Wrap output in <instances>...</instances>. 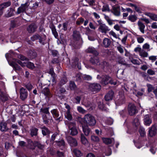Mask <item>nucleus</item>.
Here are the masks:
<instances>
[{
  "label": "nucleus",
  "mask_w": 157,
  "mask_h": 157,
  "mask_svg": "<svg viewBox=\"0 0 157 157\" xmlns=\"http://www.w3.org/2000/svg\"><path fill=\"white\" fill-rule=\"evenodd\" d=\"M102 140L103 142L106 144H111L114 140L113 139H111L109 138L103 137L102 138Z\"/></svg>",
  "instance_id": "nucleus-30"
},
{
  "label": "nucleus",
  "mask_w": 157,
  "mask_h": 157,
  "mask_svg": "<svg viewBox=\"0 0 157 157\" xmlns=\"http://www.w3.org/2000/svg\"><path fill=\"white\" fill-rule=\"evenodd\" d=\"M10 5L11 3L9 2H5L1 4L0 5V10L10 6Z\"/></svg>",
  "instance_id": "nucleus-29"
},
{
  "label": "nucleus",
  "mask_w": 157,
  "mask_h": 157,
  "mask_svg": "<svg viewBox=\"0 0 157 157\" xmlns=\"http://www.w3.org/2000/svg\"><path fill=\"white\" fill-rule=\"evenodd\" d=\"M42 93L47 96L50 97L51 94L49 89L47 88H45L44 89L42 92Z\"/></svg>",
  "instance_id": "nucleus-32"
},
{
  "label": "nucleus",
  "mask_w": 157,
  "mask_h": 157,
  "mask_svg": "<svg viewBox=\"0 0 157 157\" xmlns=\"http://www.w3.org/2000/svg\"><path fill=\"white\" fill-rule=\"evenodd\" d=\"M67 81L66 77H64L61 79L60 82V84L61 85H64L67 82Z\"/></svg>",
  "instance_id": "nucleus-50"
},
{
  "label": "nucleus",
  "mask_w": 157,
  "mask_h": 157,
  "mask_svg": "<svg viewBox=\"0 0 157 157\" xmlns=\"http://www.w3.org/2000/svg\"><path fill=\"white\" fill-rule=\"evenodd\" d=\"M147 91L149 92H151L155 88V87L149 84H147Z\"/></svg>",
  "instance_id": "nucleus-47"
},
{
  "label": "nucleus",
  "mask_w": 157,
  "mask_h": 157,
  "mask_svg": "<svg viewBox=\"0 0 157 157\" xmlns=\"http://www.w3.org/2000/svg\"><path fill=\"white\" fill-rule=\"evenodd\" d=\"M137 18V17L135 15H129L128 17V20L132 22L135 21Z\"/></svg>",
  "instance_id": "nucleus-41"
},
{
  "label": "nucleus",
  "mask_w": 157,
  "mask_h": 157,
  "mask_svg": "<svg viewBox=\"0 0 157 157\" xmlns=\"http://www.w3.org/2000/svg\"><path fill=\"white\" fill-rule=\"evenodd\" d=\"M42 129V133L44 136L49 135L50 133V131L45 126L41 128Z\"/></svg>",
  "instance_id": "nucleus-28"
},
{
  "label": "nucleus",
  "mask_w": 157,
  "mask_h": 157,
  "mask_svg": "<svg viewBox=\"0 0 157 157\" xmlns=\"http://www.w3.org/2000/svg\"><path fill=\"white\" fill-rule=\"evenodd\" d=\"M142 48L143 49L147 50L148 51H150V45L147 43L143 45Z\"/></svg>",
  "instance_id": "nucleus-52"
},
{
  "label": "nucleus",
  "mask_w": 157,
  "mask_h": 157,
  "mask_svg": "<svg viewBox=\"0 0 157 157\" xmlns=\"http://www.w3.org/2000/svg\"><path fill=\"white\" fill-rule=\"evenodd\" d=\"M147 73L150 75H153L155 74V71L151 69H149L147 70Z\"/></svg>",
  "instance_id": "nucleus-60"
},
{
  "label": "nucleus",
  "mask_w": 157,
  "mask_h": 157,
  "mask_svg": "<svg viewBox=\"0 0 157 157\" xmlns=\"http://www.w3.org/2000/svg\"><path fill=\"white\" fill-rule=\"evenodd\" d=\"M132 124L135 130H137V128L140 126L139 117L137 116L135 118L133 121Z\"/></svg>",
  "instance_id": "nucleus-14"
},
{
  "label": "nucleus",
  "mask_w": 157,
  "mask_h": 157,
  "mask_svg": "<svg viewBox=\"0 0 157 157\" xmlns=\"http://www.w3.org/2000/svg\"><path fill=\"white\" fill-rule=\"evenodd\" d=\"M90 61L93 64L95 65H100V61H99L98 58L97 56L91 57Z\"/></svg>",
  "instance_id": "nucleus-16"
},
{
  "label": "nucleus",
  "mask_w": 157,
  "mask_h": 157,
  "mask_svg": "<svg viewBox=\"0 0 157 157\" xmlns=\"http://www.w3.org/2000/svg\"><path fill=\"white\" fill-rule=\"evenodd\" d=\"M57 145L59 146H62L63 147L65 145V143L63 140H62L60 141H56Z\"/></svg>",
  "instance_id": "nucleus-48"
},
{
  "label": "nucleus",
  "mask_w": 157,
  "mask_h": 157,
  "mask_svg": "<svg viewBox=\"0 0 157 157\" xmlns=\"http://www.w3.org/2000/svg\"><path fill=\"white\" fill-rule=\"evenodd\" d=\"M146 14L149 17L153 20L157 21V15L150 13H147Z\"/></svg>",
  "instance_id": "nucleus-33"
},
{
  "label": "nucleus",
  "mask_w": 157,
  "mask_h": 157,
  "mask_svg": "<svg viewBox=\"0 0 157 157\" xmlns=\"http://www.w3.org/2000/svg\"><path fill=\"white\" fill-rule=\"evenodd\" d=\"M67 139L71 146H76L77 145V142L76 140L71 136L67 137Z\"/></svg>",
  "instance_id": "nucleus-13"
},
{
  "label": "nucleus",
  "mask_w": 157,
  "mask_h": 157,
  "mask_svg": "<svg viewBox=\"0 0 157 157\" xmlns=\"http://www.w3.org/2000/svg\"><path fill=\"white\" fill-rule=\"evenodd\" d=\"M111 43L110 39L107 38H105L103 40V44L105 47H108L110 44Z\"/></svg>",
  "instance_id": "nucleus-25"
},
{
  "label": "nucleus",
  "mask_w": 157,
  "mask_h": 157,
  "mask_svg": "<svg viewBox=\"0 0 157 157\" xmlns=\"http://www.w3.org/2000/svg\"><path fill=\"white\" fill-rule=\"evenodd\" d=\"M8 129L7 124L6 123L1 122L0 123V130L2 131H6Z\"/></svg>",
  "instance_id": "nucleus-23"
},
{
  "label": "nucleus",
  "mask_w": 157,
  "mask_h": 157,
  "mask_svg": "<svg viewBox=\"0 0 157 157\" xmlns=\"http://www.w3.org/2000/svg\"><path fill=\"white\" fill-rule=\"evenodd\" d=\"M25 86L29 90H31L33 88V86L30 82H29Z\"/></svg>",
  "instance_id": "nucleus-55"
},
{
  "label": "nucleus",
  "mask_w": 157,
  "mask_h": 157,
  "mask_svg": "<svg viewBox=\"0 0 157 157\" xmlns=\"http://www.w3.org/2000/svg\"><path fill=\"white\" fill-rule=\"evenodd\" d=\"M84 21V19L83 18H80L77 21L76 24L78 25H80Z\"/></svg>",
  "instance_id": "nucleus-61"
},
{
  "label": "nucleus",
  "mask_w": 157,
  "mask_h": 157,
  "mask_svg": "<svg viewBox=\"0 0 157 157\" xmlns=\"http://www.w3.org/2000/svg\"><path fill=\"white\" fill-rule=\"evenodd\" d=\"M17 62L21 66L24 67L26 66L28 68L30 69H33L35 67L34 64L30 62H23L20 60H17Z\"/></svg>",
  "instance_id": "nucleus-5"
},
{
  "label": "nucleus",
  "mask_w": 157,
  "mask_h": 157,
  "mask_svg": "<svg viewBox=\"0 0 157 157\" xmlns=\"http://www.w3.org/2000/svg\"><path fill=\"white\" fill-rule=\"evenodd\" d=\"M120 98L115 102L116 104L117 105H120L124 102V93L123 91L119 93Z\"/></svg>",
  "instance_id": "nucleus-10"
},
{
  "label": "nucleus",
  "mask_w": 157,
  "mask_h": 157,
  "mask_svg": "<svg viewBox=\"0 0 157 157\" xmlns=\"http://www.w3.org/2000/svg\"><path fill=\"white\" fill-rule=\"evenodd\" d=\"M66 90L65 89L63 88H60L59 93H58V92H56L55 93L57 95L59 96V94L61 93H64L65 92Z\"/></svg>",
  "instance_id": "nucleus-59"
},
{
  "label": "nucleus",
  "mask_w": 157,
  "mask_h": 157,
  "mask_svg": "<svg viewBox=\"0 0 157 157\" xmlns=\"http://www.w3.org/2000/svg\"><path fill=\"white\" fill-rule=\"evenodd\" d=\"M138 128H139V132L140 136H144L145 135L146 133L144 128L143 127H141V126L139 127Z\"/></svg>",
  "instance_id": "nucleus-35"
},
{
  "label": "nucleus",
  "mask_w": 157,
  "mask_h": 157,
  "mask_svg": "<svg viewBox=\"0 0 157 157\" xmlns=\"http://www.w3.org/2000/svg\"><path fill=\"white\" fill-rule=\"evenodd\" d=\"M8 98L6 93L5 92H2L0 90V100L2 101H5Z\"/></svg>",
  "instance_id": "nucleus-20"
},
{
  "label": "nucleus",
  "mask_w": 157,
  "mask_h": 157,
  "mask_svg": "<svg viewBox=\"0 0 157 157\" xmlns=\"http://www.w3.org/2000/svg\"><path fill=\"white\" fill-rule=\"evenodd\" d=\"M109 65V64L107 62L105 61H103L100 63V65H99L101 68L107 67Z\"/></svg>",
  "instance_id": "nucleus-42"
},
{
  "label": "nucleus",
  "mask_w": 157,
  "mask_h": 157,
  "mask_svg": "<svg viewBox=\"0 0 157 157\" xmlns=\"http://www.w3.org/2000/svg\"><path fill=\"white\" fill-rule=\"evenodd\" d=\"M109 34L110 35H111L112 36H113V37L116 38H118V39L119 40H120V39L119 37H118L117 36V35H116V33L114 32L113 31H110L109 32Z\"/></svg>",
  "instance_id": "nucleus-53"
},
{
  "label": "nucleus",
  "mask_w": 157,
  "mask_h": 157,
  "mask_svg": "<svg viewBox=\"0 0 157 157\" xmlns=\"http://www.w3.org/2000/svg\"><path fill=\"white\" fill-rule=\"evenodd\" d=\"M18 58L20 59L22 61L28 60L27 58H25V56L22 55H18Z\"/></svg>",
  "instance_id": "nucleus-62"
},
{
  "label": "nucleus",
  "mask_w": 157,
  "mask_h": 157,
  "mask_svg": "<svg viewBox=\"0 0 157 157\" xmlns=\"http://www.w3.org/2000/svg\"><path fill=\"white\" fill-rule=\"evenodd\" d=\"M144 121L145 125L149 126L152 122L151 116L149 114L146 115L144 117Z\"/></svg>",
  "instance_id": "nucleus-11"
},
{
  "label": "nucleus",
  "mask_w": 157,
  "mask_h": 157,
  "mask_svg": "<svg viewBox=\"0 0 157 157\" xmlns=\"http://www.w3.org/2000/svg\"><path fill=\"white\" fill-rule=\"evenodd\" d=\"M77 110L78 111L81 113L84 114L86 112V111L80 106H78L77 107Z\"/></svg>",
  "instance_id": "nucleus-51"
},
{
  "label": "nucleus",
  "mask_w": 157,
  "mask_h": 157,
  "mask_svg": "<svg viewBox=\"0 0 157 157\" xmlns=\"http://www.w3.org/2000/svg\"><path fill=\"white\" fill-rule=\"evenodd\" d=\"M81 140L82 143L85 145L88 144V141L86 138L84 136L83 134L81 135Z\"/></svg>",
  "instance_id": "nucleus-27"
},
{
  "label": "nucleus",
  "mask_w": 157,
  "mask_h": 157,
  "mask_svg": "<svg viewBox=\"0 0 157 157\" xmlns=\"http://www.w3.org/2000/svg\"><path fill=\"white\" fill-rule=\"evenodd\" d=\"M84 123H86L90 126H94L96 124L94 117L90 114H87L84 117Z\"/></svg>",
  "instance_id": "nucleus-1"
},
{
  "label": "nucleus",
  "mask_w": 157,
  "mask_h": 157,
  "mask_svg": "<svg viewBox=\"0 0 157 157\" xmlns=\"http://www.w3.org/2000/svg\"><path fill=\"white\" fill-rule=\"evenodd\" d=\"M86 52L91 53L95 56L98 55V53L97 51L93 47H89L86 50Z\"/></svg>",
  "instance_id": "nucleus-18"
},
{
  "label": "nucleus",
  "mask_w": 157,
  "mask_h": 157,
  "mask_svg": "<svg viewBox=\"0 0 157 157\" xmlns=\"http://www.w3.org/2000/svg\"><path fill=\"white\" fill-rule=\"evenodd\" d=\"M38 129L36 128H33L31 130V134L32 136H36L37 134Z\"/></svg>",
  "instance_id": "nucleus-38"
},
{
  "label": "nucleus",
  "mask_w": 157,
  "mask_h": 157,
  "mask_svg": "<svg viewBox=\"0 0 157 157\" xmlns=\"http://www.w3.org/2000/svg\"><path fill=\"white\" fill-rule=\"evenodd\" d=\"M141 90L143 92H138L136 94L135 92H133V93L134 94H135L137 96H141L143 94V93L144 92V90L143 89H142Z\"/></svg>",
  "instance_id": "nucleus-57"
},
{
  "label": "nucleus",
  "mask_w": 157,
  "mask_h": 157,
  "mask_svg": "<svg viewBox=\"0 0 157 157\" xmlns=\"http://www.w3.org/2000/svg\"><path fill=\"white\" fill-rule=\"evenodd\" d=\"M157 129L155 125H153L149 129V136L151 137L153 136H155L157 132Z\"/></svg>",
  "instance_id": "nucleus-12"
},
{
  "label": "nucleus",
  "mask_w": 157,
  "mask_h": 157,
  "mask_svg": "<svg viewBox=\"0 0 157 157\" xmlns=\"http://www.w3.org/2000/svg\"><path fill=\"white\" fill-rule=\"evenodd\" d=\"M17 60L16 59H13V60L11 62L9 63V64L11 66L13 69L16 71H20L21 70L20 67L16 63L17 62Z\"/></svg>",
  "instance_id": "nucleus-7"
},
{
  "label": "nucleus",
  "mask_w": 157,
  "mask_h": 157,
  "mask_svg": "<svg viewBox=\"0 0 157 157\" xmlns=\"http://www.w3.org/2000/svg\"><path fill=\"white\" fill-rule=\"evenodd\" d=\"M82 128L83 131L86 136H88L90 132V130L89 128L87 126H85L82 123Z\"/></svg>",
  "instance_id": "nucleus-24"
},
{
  "label": "nucleus",
  "mask_w": 157,
  "mask_h": 157,
  "mask_svg": "<svg viewBox=\"0 0 157 157\" xmlns=\"http://www.w3.org/2000/svg\"><path fill=\"white\" fill-rule=\"evenodd\" d=\"M98 30L101 33H105L107 31H109L110 29L105 24H101L99 26Z\"/></svg>",
  "instance_id": "nucleus-15"
},
{
  "label": "nucleus",
  "mask_w": 157,
  "mask_h": 157,
  "mask_svg": "<svg viewBox=\"0 0 157 157\" xmlns=\"http://www.w3.org/2000/svg\"><path fill=\"white\" fill-rule=\"evenodd\" d=\"M78 60V59L76 58H75L74 59V60H73V65H77L78 68L79 69H81V66H79V65Z\"/></svg>",
  "instance_id": "nucleus-44"
},
{
  "label": "nucleus",
  "mask_w": 157,
  "mask_h": 157,
  "mask_svg": "<svg viewBox=\"0 0 157 157\" xmlns=\"http://www.w3.org/2000/svg\"><path fill=\"white\" fill-rule=\"evenodd\" d=\"M29 5L28 2H26L24 4H21L20 7L17 9V13L19 14L24 12L28 8Z\"/></svg>",
  "instance_id": "nucleus-9"
},
{
  "label": "nucleus",
  "mask_w": 157,
  "mask_h": 157,
  "mask_svg": "<svg viewBox=\"0 0 157 157\" xmlns=\"http://www.w3.org/2000/svg\"><path fill=\"white\" fill-rule=\"evenodd\" d=\"M129 59L131 60V62L134 64L137 65H139L140 64V63L139 61L137 59H133L132 57H130Z\"/></svg>",
  "instance_id": "nucleus-45"
},
{
  "label": "nucleus",
  "mask_w": 157,
  "mask_h": 157,
  "mask_svg": "<svg viewBox=\"0 0 157 157\" xmlns=\"http://www.w3.org/2000/svg\"><path fill=\"white\" fill-rule=\"evenodd\" d=\"M42 118L43 120V122L45 124H48V120L51 119L49 115H48V116H47V115L45 114L43 115Z\"/></svg>",
  "instance_id": "nucleus-31"
},
{
  "label": "nucleus",
  "mask_w": 157,
  "mask_h": 157,
  "mask_svg": "<svg viewBox=\"0 0 157 157\" xmlns=\"http://www.w3.org/2000/svg\"><path fill=\"white\" fill-rule=\"evenodd\" d=\"M138 25L140 32L143 33H144L145 25L140 21H138Z\"/></svg>",
  "instance_id": "nucleus-26"
},
{
  "label": "nucleus",
  "mask_w": 157,
  "mask_h": 157,
  "mask_svg": "<svg viewBox=\"0 0 157 157\" xmlns=\"http://www.w3.org/2000/svg\"><path fill=\"white\" fill-rule=\"evenodd\" d=\"M98 108L102 110H105V109L104 107V105L102 103H99L98 105Z\"/></svg>",
  "instance_id": "nucleus-56"
},
{
  "label": "nucleus",
  "mask_w": 157,
  "mask_h": 157,
  "mask_svg": "<svg viewBox=\"0 0 157 157\" xmlns=\"http://www.w3.org/2000/svg\"><path fill=\"white\" fill-rule=\"evenodd\" d=\"M101 82L102 84L105 85L109 83L114 85L117 84L116 81L112 80L111 78L108 75L102 76Z\"/></svg>",
  "instance_id": "nucleus-2"
},
{
  "label": "nucleus",
  "mask_w": 157,
  "mask_h": 157,
  "mask_svg": "<svg viewBox=\"0 0 157 157\" xmlns=\"http://www.w3.org/2000/svg\"><path fill=\"white\" fill-rule=\"evenodd\" d=\"M114 94L113 92L111 90L107 93L105 96V99L106 101H109L112 99Z\"/></svg>",
  "instance_id": "nucleus-17"
},
{
  "label": "nucleus",
  "mask_w": 157,
  "mask_h": 157,
  "mask_svg": "<svg viewBox=\"0 0 157 157\" xmlns=\"http://www.w3.org/2000/svg\"><path fill=\"white\" fill-rule=\"evenodd\" d=\"M128 110L130 115H133L137 113L136 106L133 104H129L128 107Z\"/></svg>",
  "instance_id": "nucleus-4"
},
{
  "label": "nucleus",
  "mask_w": 157,
  "mask_h": 157,
  "mask_svg": "<svg viewBox=\"0 0 157 157\" xmlns=\"http://www.w3.org/2000/svg\"><path fill=\"white\" fill-rule=\"evenodd\" d=\"M139 55L142 57H146L147 56L148 53L144 50L142 49L139 53Z\"/></svg>",
  "instance_id": "nucleus-39"
},
{
  "label": "nucleus",
  "mask_w": 157,
  "mask_h": 157,
  "mask_svg": "<svg viewBox=\"0 0 157 157\" xmlns=\"http://www.w3.org/2000/svg\"><path fill=\"white\" fill-rule=\"evenodd\" d=\"M40 111L41 112L45 114H47L48 115H49L50 113L48 111V108H42L40 109Z\"/></svg>",
  "instance_id": "nucleus-49"
},
{
  "label": "nucleus",
  "mask_w": 157,
  "mask_h": 157,
  "mask_svg": "<svg viewBox=\"0 0 157 157\" xmlns=\"http://www.w3.org/2000/svg\"><path fill=\"white\" fill-rule=\"evenodd\" d=\"M70 87L71 90H75L76 88V86L74 82L71 81L70 83Z\"/></svg>",
  "instance_id": "nucleus-46"
},
{
  "label": "nucleus",
  "mask_w": 157,
  "mask_h": 157,
  "mask_svg": "<svg viewBox=\"0 0 157 157\" xmlns=\"http://www.w3.org/2000/svg\"><path fill=\"white\" fill-rule=\"evenodd\" d=\"M109 6L107 4H104L103 6V7L102 8V11H109Z\"/></svg>",
  "instance_id": "nucleus-54"
},
{
  "label": "nucleus",
  "mask_w": 157,
  "mask_h": 157,
  "mask_svg": "<svg viewBox=\"0 0 157 157\" xmlns=\"http://www.w3.org/2000/svg\"><path fill=\"white\" fill-rule=\"evenodd\" d=\"M91 140L94 142H97L99 141V138L98 136L94 135L91 136Z\"/></svg>",
  "instance_id": "nucleus-43"
},
{
  "label": "nucleus",
  "mask_w": 157,
  "mask_h": 157,
  "mask_svg": "<svg viewBox=\"0 0 157 157\" xmlns=\"http://www.w3.org/2000/svg\"><path fill=\"white\" fill-rule=\"evenodd\" d=\"M73 152L75 155L77 157H81L82 155L81 151L79 150L76 149L74 150Z\"/></svg>",
  "instance_id": "nucleus-40"
},
{
  "label": "nucleus",
  "mask_w": 157,
  "mask_h": 157,
  "mask_svg": "<svg viewBox=\"0 0 157 157\" xmlns=\"http://www.w3.org/2000/svg\"><path fill=\"white\" fill-rule=\"evenodd\" d=\"M65 116L66 118L69 120H71L72 119V115L70 113V111H67L65 113Z\"/></svg>",
  "instance_id": "nucleus-36"
},
{
  "label": "nucleus",
  "mask_w": 157,
  "mask_h": 157,
  "mask_svg": "<svg viewBox=\"0 0 157 157\" xmlns=\"http://www.w3.org/2000/svg\"><path fill=\"white\" fill-rule=\"evenodd\" d=\"M73 37L75 40L80 41L82 40L79 32L77 31L74 32L73 33Z\"/></svg>",
  "instance_id": "nucleus-19"
},
{
  "label": "nucleus",
  "mask_w": 157,
  "mask_h": 157,
  "mask_svg": "<svg viewBox=\"0 0 157 157\" xmlns=\"http://www.w3.org/2000/svg\"><path fill=\"white\" fill-rule=\"evenodd\" d=\"M83 78L85 80H89L92 79L91 77L89 75H84Z\"/></svg>",
  "instance_id": "nucleus-64"
},
{
  "label": "nucleus",
  "mask_w": 157,
  "mask_h": 157,
  "mask_svg": "<svg viewBox=\"0 0 157 157\" xmlns=\"http://www.w3.org/2000/svg\"><path fill=\"white\" fill-rule=\"evenodd\" d=\"M48 73L51 75V76L52 78V81L53 82L55 83V74L54 72L53 69L52 68H51L50 69Z\"/></svg>",
  "instance_id": "nucleus-34"
},
{
  "label": "nucleus",
  "mask_w": 157,
  "mask_h": 157,
  "mask_svg": "<svg viewBox=\"0 0 157 157\" xmlns=\"http://www.w3.org/2000/svg\"><path fill=\"white\" fill-rule=\"evenodd\" d=\"M89 88L92 91L96 92L100 90L101 86L99 84L94 83L90 84L89 85Z\"/></svg>",
  "instance_id": "nucleus-6"
},
{
  "label": "nucleus",
  "mask_w": 157,
  "mask_h": 157,
  "mask_svg": "<svg viewBox=\"0 0 157 157\" xmlns=\"http://www.w3.org/2000/svg\"><path fill=\"white\" fill-rule=\"evenodd\" d=\"M36 28V25L34 24H32L29 26L27 30L29 33H32L34 32Z\"/></svg>",
  "instance_id": "nucleus-21"
},
{
  "label": "nucleus",
  "mask_w": 157,
  "mask_h": 157,
  "mask_svg": "<svg viewBox=\"0 0 157 157\" xmlns=\"http://www.w3.org/2000/svg\"><path fill=\"white\" fill-rule=\"evenodd\" d=\"M51 112L54 118H57L59 117V113L56 109H54L52 110Z\"/></svg>",
  "instance_id": "nucleus-37"
},
{
  "label": "nucleus",
  "mask_w": 157,
  "mask_h": 157,
  "mask_svg": "<svg viewBox=\"0 0 157 157\" xmlns=\"http://www.w3.org/2000/svg\"><path fill=\"white\" fill-rule=\"evenodd\" d=\"M117 49L120 53L122 54L124 52V50L121 46L120 45L117 46Z\"/></svg>",
  "instance_id": "nucleus-58"
},
{
  "label": "nucleus",
  "mask_w": 157,
  "mask_h": 157,
  "mask_svg": "<svg viewBox=\"0 0 157 157\" xmlns=\"http://www.w3.org/2000/svg\"><path fill=\"white\" fill-rule=\"evenodd\" d=\"M137 41L139 43H141L143 42L144 39L142 37L140 36L137 38Z\"/></svg>",
  "instance_id": "nucleus-63"
},
{
  "label": "nucleus",
  "mask_w": 157,
  "mask_h": 157,
  "mask_svg": "<svg viewBox=\"0 0 157 157\" xmlns=\"http://www.w3.org/2000/svg\"><path fill=\"white\" fill-rule=\"evenodd\" d=\"M112 12L116 16H118L120 14V10L119 8L117 6H113V7Z\"/></svg>",
  "instance_id": "nucleus-22"
},
{
  "label": "nucleus",
  "mask_w": 157,
  "mask_h": 157,
  "mask_svg": "<svg viewBox=\"0 0 157 157\" xmlns=\"http://www.w3.org/2000/svg\"><path fill=\"white\" fill-rule=\"evenodd\" d=\"M20 97L22 100H24L27 98L28 93L26 89L22 87L20 89Z\"/></svg>",
  "instance_id": "nucleus-8"
},
{
  "label": "nucleus",
  "mask_w": 157,
  "mask_h": 157,
  "mask_svg": "<svg viewBox=\"0 0 157 157\" xmlns=\"http://www.w3.org/2000/svg\"><path fill=\"white\" fill-rule=\"evenodd\" d=\"M68 127L70 131V134L72 136L76 135L78 132L76 127L75 124L74 123L70 122L69 123Z\"/></svg>",
  "instance_id": "nucleus-3"
}]
</instances>
